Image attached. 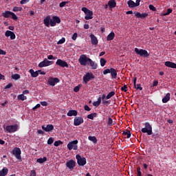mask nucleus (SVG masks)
I'll return each mask as SVG.
<instances>
[{"label": "nucleus", "mask_w": 176, "mask_h": 176, "mask_svg": "<svg viewBox=\"0 0 176 176\" xmlns=\"http://www.w3.org/2000/svg\"><path fill=\"white\" fill-rule=\"evenodd\" d=\"M91 58L87 57L86 54H81L80 58H78L79 63L82 65L83 67H86L89 65V63Z\"/></svg>", "instance_id": "1"}, {"label": "nucleus", "mask_w": 176, "mask_h": 176, "mask_svg": "<svg viewBox=\"0 0 176 176\" xmlns=\"http://www.w3.org/2000/svg\"><path fill=\"white\" fill-rule=\"evenodd\" d=\"M135 53H136L138 56H140V57H144V58H148V57H149V53H148V51L144 49H138L135 47Z\"/></svg>", "instance_id": "2"}, {"label": "nucleus", "mask_w": 176, "mask_h": 176, "mask_svg": "<svg viewBox=\"0 0 176 176\" xmlns=\"http://www.w3.org/2000/svg\"><path fill=\"white\" fill-rule=\"evenodd\" d=\"M142 133H146L148 135H152V126L149 122H145L144 128L142 129Z\"/></svg>", "instance_id": "3"}, {"label": "nucleus", "mask_w": 176, "mask_h": 176, "mask_svg": "<svg viewBox=\"0 0 176 176\" xmlns=\"http://www.w3.org/2000/svg\"><path fill=\"white\" fill-rule=\"evenodd\" d=\"M95 76L93 73H86L83 76V82L85 85H87V82H90V80H93Z\"/></svg>", "instance_id": "4"}, {"label": "nucleus", "mask_w": 176, "mask_h": 176, "mask_svg": "<svg viewBox=\"0 0 176 176\" xmlns=\"http://www.w3.org/2000/svg\"><path fill=\"white\" fill-rule=\"evenodd\" d=\"M12 155H14L17 159V160H19V162H21V149L19 147H15L12 150Z\"/></svg>", "instance_id": "5"}, {"label": "nucleus", "mask_w": 176, "mask_h": 176, "mask_svg": "<svg viewBox=\"0 0 176 176\" xmlns=\"http://www.w3.org/2000/svg\"><path fill=\"white\" fill-rule=\"evenodd\" d=\"M54 64V61L49 60L47 58H45L43 61H41L38 64L39 68H43V67H49V65H53Z\"/></svg>", "instance_id": "6"}, {"label": "nucleus", "mask_w": 176, "mask_h": 176, "mask_svg": "<svg viewBox=\"0 0 176 176\" xmlns=\"http://www.w3.org/2000/svg\"><path fill=\"white\" fill-rule=\"evenodd\" d=\"M67 149L69 151H78V140H74L67 144Z\"/></svg>", "instance_id": "7"}, {"label": "nucleus", "mask_w": 176, "mask_h": 176, "mask_svg": "<svg viewBox=\"0 0 176 176\" xmlns=\"http://www.w3.org/2000/svg\"><path fill=\"white\" fill-rule=\"evenodd\" d=\"M19 129V126L17 124L14 125H8L4 129L8 132L10 133V134H12V133H16Z\"/></svg>", "instance_id": "8"}, {"label": "nucleus", "mask_w": 176, "mask_h": 176, "mask_svg": "<svg viewBox=\"0 0 176 176\" xmlns=\"http://www.w3.org/2000/svg\"><path fill=\"white\" fill-rule=\"evenodd\" d=\"M76 158L77 160V164L78 166H85L87 162L85 157H82L80 155L78 154L76 155Z\"/></svg>", "instance_id": "9"}, {"label": "nucleus", "mask_w": 176, "mask_h": 176, "mask_svg": "<svg viewBox=\"0 0 176 176\" xmlns=\"http://www.w3.org/2000/svg\"><path fill=\"white\" fill-rule=\"evenodd\" d=\"M56 83H60L58 78L50 77L47 81V85L50 86H56Z\"/></svg>", "instance_id": "10"}, {"label": "nucleus", "mask_w": 176, "mask_h": 176, "mask_svg": "<svg viewBox=\"0 0 176 176\" xmlns=\"http://www.w3.org/2000/svg\"><path fill=\"white\" fill-rule=\"evenodd\" d=\"M61 19L57 16H53L51 20V27H56V24H60Z\"/></svg>", "instance_id": "11"}, {"label": "nucleus", "mask_w": 176, "mask_h": 176, "mask_svg": "<svg viewBox=\"0 0 176 176\" xmlns=\"http://www.w3.org/2000/svg\"><path fill=\"white\" fill-rule=\"evenodd\" d=\"M56 65H58L59 67H61L62 68H68V67H69L68 65V63L65 61V60H63L61 59H58L56 62Z\"/></svg>", "instance_id": "12"}, {"label": "nucleus", "mask_w": 176, "mask_h": 176, "mask_svg": "<svg viewBox=\"0 0 176 176\" xmlns=\"http://www.w3.org/2000/svg\"><path fill=\"white\" fill-rule=\"evenodd\" d=\"M41 129L44 131H46V133H50V131H53V130H54V126H53V124L43 125Z\"/></svg>", "instance_id": "13"}, {"label": "nucleus", "mask_w": 176, "mask_h": 176, "mask_svg": "<svg viewBox=\"0 0 176 176\" xmlns=\"http://www.w3.org/2000/svg\"><path fill=\"white\" fill-rule=\"evenodd\" d=\"M85 120H83V118L82 117H75L74 121V126H80L82 123H83Z\"/></svg>", "instance_id": "14"}, {"label": "nucleus", "mask_w": 176, "mask_h": 176, "mask_svg": "<svg viewBox=\"0 0 176 176\" xmlns=\"http://www.w3.org/2000/svg\"><path fill=\"white\" fill-rule=\"evenodd\" d=\"M5 36H6V38H9V36H10V39L12 41H13L14 39H16V34H14V32L10 30L6 31Z\"/></svg>", "instance_id": "15"}, {"label": "nucleus", "mask_w": 176, "mask_h": 176, "mask_svg": "<svg viewBox=\"0 0 176 176\" xmlns=\"http://www.w3.org/2000/svg\"><path fill=\"white\" fill-rule=\"evenodd\" d=\"M76 164V162L74 161V160H70L66 162L67 167L70 170H72V168L75 167Z\"/></svg>", "instance_id": "16"}, {"label": "nucleus", "mask_w": 176, "mask_h": 176, "mask_svg": "<svg viewBox=\"0 0 176 176\" xmlns=\"http://www.w3.org/2000/svg\"><path fill=\"white\" fill-rule=\"evenodd\" d=\"M89 37L91 38V43L92 45L97 46L98 45V39H97V37L94 36V34H91L89 35Z\"/></svg>", "instance_id": "17"}, {"label": "nucleus", "mask_w": 176, "mask_h": 176, "mask_svg": "<svg viewBox=\"0 0 176 176\" xmlns=\"http://www.w3.org/2000/svg\"><path fill=\"white\" fill-rule=\"evenodd\" d=\"M43 23L45 27H50V25H52V19H50V16H47L43 19Z\"/></svg>", "instance_id": "18"}, {"label": "nucleus", "mask_w": 176, "mask_h": 176, "mask_svg": "<svg viewBox=\"0 0 176 176\" xmlns=\"http://www.w3.org/2000/svg\"><path fill=\"white\" fill-rule=\"evenodd\" d=\"M133 85H134V87L135 89H136V90H142V87H141V84H138L137 85V77H134L133 78Z\"/></svg>", "instance_id": "19"}, {"label": "nucleus", "mask_w": 176, "mask_h": 176, "mask_svg": "<svg viewBox=\"0 0 176 176\" xmlns=\"http://www.w3.org/2000/svg\"><path fill=\"white\" fill-rule=\"evenodd\" d=\"M110 74L113 79H116V78H118V72H116V69L115 68H111Z\"/></svg>", "instance_id": "20"}, {"label": "nucleus", "mask_w": 176, "mask_h": 176, "mask_svg": "<svg viewBox=\"0 0 176 176\" xmlns=\"http://www.w3.org/2000/svg\"><path fill=\"white\" fill-rule=\"evenodd\" d=\"M85 14V20H91V19H93V11L89 10Z\"/></svg>", "instance_id": "21"}, {"label": "nucleus", "mask_w": 176, "mask_h": 176, "mask_svg": "<svg viewBox=\"0 0 176 176\" xmlns=\"http://www.w3.org/2000/svg\"><path fill=\"white\" fill-rule=\"evenodd\" d=\"M29 72H30V74L32 78H37V76H38V75H39L38 72V71H36V72H35V71H34L33 69H30L29 70Z\"/></svg>", "instance_id": "22"}, {"label": "nucleus", "mask_w": 176, "mask_h": 176, "mask_svg": "<svg viewBox=\"0 0 176 176\" xmlns=\"http://www.w3.org/2000/svg\"><path fill=\"white\" fill-rule=\"evenodd\" d=\"M165 65H166V67H168V68H175L176 69V63H174L173 62L166 61Z\"/></svg>", "instance_id": "23"}, {"label": "nucleus", "mask_w": 176, "mask_h": 176, "mask_svg": "<svg viewBox=\"0 0 176 176\" xmlns=\"http://www.w3.org/2000/svg\"><path fill=\"white\" fill-rule=\"evenodd\" d=\"M87 65H90L91 69H97V63L93 61V60L90 59Z\"/></svg>", "instance_id": "24"}, {"label": "nucleus", "mask_w": 176, "mask_h": 176, "mask_svg": "<svg viewBox=\"0 0 176 176\" xmlns=\"http://www.w3.org/2000/svg\"><path fill=\"white\" fill-rule=\"evenodd\" d=\"M108 6L110 9H113V8H116V1L115 0H110L108 2Z\"/></svg>", "instance_id": "25"}, {"label": "nucleus", "mask_w": 176, "mask_h": 176, "mask_svg": "<svg viewBox=\"0 0 176 176\" xmlns=\"http://www.w3.org/2000/svg\"><path fill=\"white\" fill-rule=\"evenodd\" d=\"M170 96H171V94L170 93L166 94V95L162 99V102L164 104H166V102H168V101H170Z\"/></svg>", "instance_id": "26"}, {"label": "nucleus", "mask_w": 176, "mask_h": 176, "mask_svg": "<svg viewBox=\"0 0 176 176\" xmlns=\"http://www.w3.org/2000/svg\"><path fill=\"white\" fill-rule=\"evenodd\" d=\"M8 173H9V169L8 168H3L0 170V176H6L8 175Z\"/></svg>", "instance_id": "27"}, {"label": "nucleus", "mask_w": 176, "mask_h": 176, "mask_svg": "<svg viewBox=\"0 0 176 176\" xmlns=\"http://www.w3.org/2000/svg\"><path fill=\"white\" fill-rule=\"evenodd\" d=\"M67 115L68 116H76L78 115V111L76 110H69Z\"/></svg>", "instance_id": "28"}, {"label": "nucleus", "mask_w": 176, "mask_h": 176, "mask_svg": "<svg viewBox=\"0 0 176 176\" xmlns=\"http://www.w3.org/2000/svg\"><path fill=\"white\" fill-rule=\"evenodd\" d=\"M115 38V33L113 32H111L109 34L107 35V41H113Z\"/></svg>", "instance_id": "29"}, {"label": "nucleus", "mask_w": 176, "mask_h": 176, "mask_svg": "<svg viewBox=\"0 0 176 176\" xmlns=\"http://www.w3.org/2000/svg\"><path fill=\"white\" fill-rule=\"evenodd\" d=\"M11 15H12V12H10V11H6V12L2 13V16L5 19H9V17H10Z\"/></svg>", "instance_id": "30"}, {"label": "nucleus", "mask_w": 176, "mask_h": 176, "mask_svg": "<svg viewBox=\"0 0 176 176\" xmlns=\"http://www.w3.org/2000/svg\"><path fill=\"white\" fill-rule=\"evenodd\" d=\"M129 8H133L135 7V3L133 0H129L127 2Z\"/></svg>", "instance_id": "31"}, {"label": "nucleus", "mask_w": 176, "mask_h": 176, "mask_svg": "<svg viewBox=\"0 0 176 176\" xmlns=\"http://www.w3.org/2000/svg\"><path fill=\"white\" fill-rule=\"evenodd\" d=\"M37 163H40V164H42V163H45V162H47V157H43V158H38L36 160Z\"/></svg>", "instance_id": "32"}, {"label": "nucleus", "mask_w": 176, "mask_h": 176, "mask_svg": "<svg viewBox=\"0 0 176 176\" xmlns=\"http://www.w3.org/2000/svg\"><path fill=\"white\" fill-rule=\"evenodd\" d=\"M100 104H101V97H99L96 102H93L94 107H100Z\"/></svg>", "instance_id": "33"}, {"label": "nucleus", "mask_w": 176, "mask_h": 176, "mask_svg": "<svg viewBox=\"0 0 176 176\" xmlns=\"http://www.w3.org/2000/svg\"><path fill=\"white\" fill-rule=\"evenodd\" d=\"M18 100H21V101H25V100H27V96H24V94H19L17 96Z\"/></svg>", "instance_id": "34"}, {"label": "nucleus", "mask_w": 176, "mask_h": 176, "mask_svg": "<svg viewBox=\"0 0 176 176\" xmlns=\"http://www.w3.org/2000/svg\"><path fill=\"white\" fill-rule=\"evenodd\" d=\"M88 140L91 141L94 144H97V138H96V136H89Z\"/></svg>", "instance_id": "35"}, {"label": "nucleus", "mask_w": 176, "mask_h": 176, "mask_svg": "<svg viewBox=\"0 0 176 176\" xmlns=\"http://www.w3.org/2000/svg\"><path fill=\"white\" fill-rule=\"evenodd\" d=\"M122 134L123 135H126V138H130L131 137V132L129 130L124 131Z\"/></svg>", "instance_id": "36"}, {"label": "nucleus", "mask_w": 176, "mask_h": 176, "mask_svg": "<svg viewBox=\"0 0 176 176\" xmlns=\"http://www.w3.org/2000/svg\"><path fill=\"white\" fill-rule=\"evenodd\" d=\"M113 96H115V91H112L107 94V96H106V100H109V98H112Z\"/></svg>", "instance_id": "37"}, {"label": "nucleus", "mask_w": 176, "mask_h": 176, "mask_svg": "<svg viewBox=\"0 0 176 176\" xmlns=\"http://www.w3.org/2000/svg\"><path fill=\"white\" fill-rule=\"evenodd\" d=\"M96 117H97V113H93L87 116V118L91 119V120H93Z\"/></svg>", "instance_id": "38"}, {"label": "nucleus", "mask_w": 176, "mask_h": 176, "mask_svg": "<svg viewBox=\"0 0 176 176\" xmlns=\"http://www.w3.org/2000/svg\"><path fill=\"white\" fill-rule=\"evenodd\" d=\"M12 79H14V80H19L20 79L21 76L19 74H15L14 75H12L11 76Z\"/></svg>", "instance_id": "39"}, {"label": "nucleus", "mask_w": 176, "mask_h": 176, "mask_svg": "<svg viewBox=\"0 0 176 176\" xmlns=\"http://www.w3.org/2000/svg\"><path fill=\"white\" fill-rule=\"evenodd\" d=\"M101 67H104L107 64V60L104 58H101L100 60Z\"/></svg>", "instance_id": "40"}, {"label": "nucleus", "mask_w": 176, "mask_h": 176, "mask_svg": "<svg viewBox=\"0 0 176 176\" xmlns=\"http://www.w3.org/2000/svg\"><path fill=\"white\" fill-rule=\"evenodd\" d=\"M12 10H13V12H21V10H23V8H21V7H14Z\"/></svg>", "instance_id": "41"}, {"label": "nucleus", "mask_w": 176, "mask_h": 176, "mask_svg": "<svg viewBox=\"0 0 176 176\" xmlns=\"http://www.w3.org/2000/svg\"><path fill=\"white\" fill-rule=\"evenodd\" d=\"M65 43V38L63 37L61 39H60L57 45H63V43Z\"/></svg>", "instance_id": "42"}, {"label": "nucleus", "mask_w": 176, "mask_h": 176, "mask_svg": "<svg viewBox=\"0 0 176 176\" xmlns=\"http://www.w3.org/2000/svg\"><path fill=\"white\" fill-rule=\"evenodd\" d=\"M62 144H63V142H61V140H58L54 142V146H58L60 145H62Z\"/></svg>", "instance_id": "43"}, {"label": "nucleus", "mask_w": 176, "mask_h": 176, "mask_svg": "<svg viewBox=\"0 0 176 176\" xmlns=\"http://www.w3.org/2000/svg\"><path fill=\"white\" fill-rule=\"evenodd\" d=\"M170 13H173V9L168 8L166 12L164 14V16H168Z\"/></svg>", "instance_id": "44"}, {"label": "nucleus", "mask_w": 176, "mask_h": 176, "mask_svg": "<svg viewBox=\"0 0 176 176\" xmlns=\"http://www.w3.org/2000/svg\"><path fill=\"white\" fill-rule=\"evenodd\" d=\"M11 16H12V20L16 21L18 19L17 15L12 12H11Z\"/></svg>", "instance_id": "45"}, {"label": "nucleus", "mask_w": 176, "mask_h": 176, "mask_svg": "<svg viewBox=\"0 0 176 176\" xmlns=\"http://www.w3.org/2000/svg\"><path fill=\"white\" fill-rule=\"evenodd\" d=\"M148 8H149L150 10H152L153 12H156V8L153 5L150 4L148 6Z\"/></svg>", "instance_id": "46"}, {"label": "nucleus", "mask_w": 176, "mask_h": 176, "mask_svg": "<svg viewBox=\"0 0 176 176\" xmlns=\"http://www.w3.org/2000/svg\"><path fill=\"white\" fill-rule=\"evenodd\" d=\"M54 142V140H53V138H50L47 140V144L48 145H52Z\"/></svg>", "instance_id": "47"}, {"label": "nucleus", "mask_w": 176, "mask_h": 176, "mask_svg": "<svg viewBox=\"0 0 176 176\" xmlns=\"http://www.w3.org/2000/svg\"><path fill=\"white\" fill-rule=\"evenodd\" d=\"M67 3H69L68 1H62L60 3H59V6L60 8H64V6H65V5H67Z\"/></svg>", "instance_id": "48"}, {"label": "nucleus", "mask_w": 176, "mask_h": 176, "mask_svg": "<svg viewBox=\"0 0 176 176\" xmlns=\"http://www.w3.org/2000/svg\"><path fill=\"white\" fill-rule=\"evenodd\" d=\"M145 17H148V13L143 12L140 14V19H145Z\"/></svg>", "instance_id": "49"}, {"label": "nucleus", "mask_w": 176, "mask_h": 176, "mask_svg": "<svg viewBox=\"0 0 176 176\" xmlns=\"http://www.w3.org/2000/svg\"><path fill=\"white\" fill-rule=\"evenodd\" d=\"M137 175L142 176L141 168L140 166L137 168Z\"/></svg>", "instance_id": "50"}, {"label": "nucleus", "mask_w": 176, "mask_h": 176, "mask_svg": "<svg viewBox=\"0 0 176 176\" xmlns=\"http://www.w3.org/2000/svg\"><path fill=\"white\" fill-rule=\"evenodd\" d=\"M127 85H124L123 87H121L122 91H124V93H126L127 91Z\"/></svg>", "instance_id": "51"}, {"label": "nucleus", "mask_w": 176, "mask_h": 176, "mask_svg": "<svg viewBox=\"0 0 176 176\" xmlns=\"http://www.w3.org/2000/svg\"><path fill=\"white\" fill-rule=\"evenodd\" d=\"M107 74H111V69H106L103 71V75H107Z\"/></svg>", "instance_id": "52"}, {"label": "nucleus", "mask_w": 176, "mask_h": 176, "mask_svg": "<svg viewBox=\"0 0 176 176\" xmlns=\"http://www.w3.org/2000/svg\"><path fill=\"white\" fill-rule=\"evenodd\" d=\"M80 89V85H78L74 88V91L75 93H78V91H79Z\"/></svg>", "instance_id": "53"}, {"label": "nucleus", "mask_w": 176, "mask_h": 176, "mask_svg": "<svg viewBox=\"0 0 176 176\" xmlns=\"http://www.w3.org/2000/svg\"><path fill=\"white\" fill-rule=\"evenodd\" d=\"M81 10L82 12H84V13L86 14L90 10L87 9V8L86 7H83L82 8Z\"/></svg>", "instance_id": "54"}, {"label": "nucleus", "mask_w": 176, "mask_h": 176, "mask_svg": "<svg viewBox=\"0 0 176 176\" xmlns=\"http://www.w3.org/2000/svg\"><path fill=\"white\" fill-rule=\"evenodd\" d=\"M107 123L110 126H112V124H113V120H112L111 118H109Z\"/></svg>", "instance_id": "55"}, {"label": "nucleus", "mask_w": 176, "mask_h": 176, "mask_svg": "<svg viewBox=\"0 0 176 176\" xmlns=\"http://www.w3.org/2000/svg\"><path fill=\"white\" fill-rule=\"evenodd\" d=\"M10 87H13V84L12 83H8L5 87V89H10Z\"/></svg>", "instance_id": "56"}, {"label": "nucleus", "mask_w": 176, "mask_h": 176, "mask_svg": "<svg viewBox=\"0 0 176 176\" xmlns=\"http://www.w3.org/2000/svg\"><path fill=\"white\" fill-rule=\"evenodd\" d=\"M30 176H36V171L35 170H31Z\"/></svg>", "instance_id": "57"}, {"label": "nucleus", "mask_w": 176, "mask_h": 176, "mask_svg": "<svg viewBox=\"0 0 176 176\" xmlns=\"http://www.w3.org/2000/svg\"><path fill=\"white\" fill-rule=\"evenodd\" d=\"M76 38H78V33H74L72 36V39H73V41H76Z\"/></svg>", "instance_id": "58"}, {"label": "nucleus", "mask_w": 176, "mask_h": 176, "mask_svg": "<svg viewBox=\"0 0 176 176\" xmlns=\"http://www.w3.org/2000/svg\"><path fill=\"white\" fill-rule=\"evenodd\" d=\"M56 58H57V57H54L53 55H49L47 56V60H56Z\"/></svg>", "instance_id": "59"}, {"label": "nucleus", "mask_w": 176, "mask_h": 176, "mask_svg": "<svg viewBox=\"0 0 176 176\" xmlns=\"http://www.w3.org/2000/svg\"><path fill=\"white\" fill-rule=\"evenodd\" d=\"M38 108H41V104H37L35 107L32 108V110L35 111V109H38Z\"/></svg>", "instance_id": "60"}, {"label": "nucleus", "mask_w": 176, "mask_h": 176, "mask_svg": "<svg viewBox=\"0 0 176 176\" xmlns=\"http://www.w3.org/2000/svg\"><path fill=\"white\" fill-rule=\"evenodd\" d=\"M41 104L43 107H47V102L46 101L41 102Z\"/></svg>", "instance_id": "61"}, {"label": "nucleus", "mask_w": 176, "mask_h": 176, "mask_svg": "<svg viewBox=\"0 0 176 176\" xmlns=\"http://www.w3.org/2000/svg\"><path fill=\"white\" fill-rule=\"evenodd\" d=\"M84 109L85 110V111H91V109H90V107H89V105H85V107H84Z\"/></svg>", "instance_id": "62"}, {"label": "nucleus", "mask_w": 176, "mask_h": 176, "mask_svg": "<svg viewBox=\"0 0 176 176\" xmlns=\"http://www.w3.org/2000/svg\"><path fill=\"white\" fill-rule=\"evenodd\" d=\"M38 134H41V135H43V134H45V132L43 131H42V129H38L37 131Z\"/></svg>", "instance_id": "63"}, {"label": "nucleus", "mask_w": 176, "mask_h": 176, "mask_svg": "<svg viewBox=\"0 0 176 176\" xmlns=\"http://www.w3.org/2000/svg\"><path fill=\"white\" fill-rule=\"evenodd\" d=\"M102 102L104 105H105V104H109V100H105V99L102 100Z\"/></svg>", "instance_id": "64"}]
</instances>
